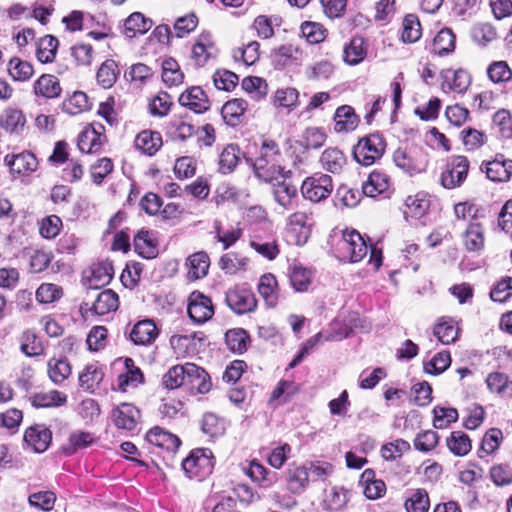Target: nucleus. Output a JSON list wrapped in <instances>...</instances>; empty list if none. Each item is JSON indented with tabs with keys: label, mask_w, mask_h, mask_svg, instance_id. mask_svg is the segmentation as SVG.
Returning a JSON list of instances; mask_svg holds the SVG:
<instances>
[{
	"label": "nucleus",
	"mask_w": 512,
	"mask_h": 512,
	"mask_svg": "<svg viewBox=\"0 0 512 512\" xmlns=\"http://www.w3.org/2000/svg\"><path fill=\"white\" fill-rule=\"evenodd\" d=\"M282 158L279 145L274 140L263 139L257 155L254 158L247 157L246 161L252 166L257 178L265 182H273L278 178L291 176V171H286L281 166Z\"/></svg>",
	"instance_id": "nucleus-1"
},
{
	"label": "nucleus",
	"mask_w": 512,
	"mask_h": 512,
	"mask_svg": "<svg viewBox=\"0 0 512 512\" xmlns=\"http://www.w3.org/2000/svg\"><path fill=\"white\" fill-rule=\"evenodd\" d=\"M386 149V142L379 133H372L361 138L353 148L356 162L363 166H371L379 160Z\"/></svg>",
	"instance_id": "nucleus-2"
},
{
	"label": "nucleus",
	"mask_w": 512,
	"mask_h": 512,
	"mask_svg": "<svg viewBox=\"0 0 512 512\" xmlns=\"http://www.w3.org/2000/svg\"><path fill=\"white\" fill-rule=\"evenodd\" d=\"M336 249L340 260L352 263L361 261L368 252V246L364 238L356 230L343 231Z\"/></svg>",
	"instance_id": "nucleus-3"
},
{
	"label": "nucleus",
	"mask_w": 512,
	"mask_h": 512,
	"mask_svg": "<svg viewBox=\"0 0 512 512\" xmlns=\"http://www.w3.org/2000/svg\"><path fill=\"white\" fill-rule=\"evenodd\" d=\"M395 165L409 175L425 171L428 159L426 153L417 146L399 147L393 153Z\"/></svg>",
	"instance_id": "nucleus-4"
},
{
	"label": "nucleus",
	"mask_w": 512,
	"mask_h": 512,
	"mask_svg": "<svg viewBox=\"0 0 512 512\" xmlns=\"http://www.w3.org/2000/svg\"><path fill=\"white\" fill-rule=\"evenodd\" d=\"M218 54L219 49L213 35L208 31H203L194 40L190 60L194 67L202 68L215 61Z\"/></svg>",
	"instance_id": "nucleus-5"
},
{
	"label": "nucleus",
	"mask_w": 512,
	"mask_h": 512,
	"mask_svg": "<svg viewBox=\"0 0 512 512\" xmlns=\"http://www.w3.org/2000/svg\"><path fill=\"white\" fill-rule=\"evenodd\" d=\"M469 171V161L465 156H451L441 173V185L446 189L460 187L467 178Z\"/></svg>",
	"instance_id": "nucleus-6"
},
{
	"label": "nucleus",
	"mask_w": 512,
	"mask_h": 512,
	"mask_svg": "<svg viewBox=\"0 0 512 512\" xmlns=\"http://www.w3.org/2000/svg\"><path fill=\"white\" fill-rule=\"evenodd\" d=\"M182 469L189 478L202 479L209 475L213 469L211 451L196 449L182 461Z\"/></svg>",
	"instance_id": "nucleus-7"
},
{
	"label": "nucleus",
	"mask_w": 512,
	"mask_h": 512,
	"mask_svg": "<svg viewBox=\"0 0 512 512\" xmlns=\"http://www.w3.org/2000/svg\"><path fill=\"white\" fill-rule=\"evenodd\" d=\"M332 191V178L322 173L307 177L301 186L303 197L315 203L326 199Z\"/></svg>",
	"instance_id": "nucleus-8"
},
{
	"label": "nucleus",
	"mask_w": 512,
	"mask_h": 512,
	"mask_svg": "<svg viewBox=\"0 0 512 512\" xmlns=\"http://www.w3.org/2000/svg\"><path fill=\"white\" fill-rule=\"evenodd\" d=\"M226 303L237 314L252 312L257 306V300L251 289L245 286H234L226 293Z\"/></svg>",
	"instance_id": "nucleus-9"
},
{
	"label": "nucleus",
	"mask_w": 512,
	"mask_h": 512,
	"mask_svg": "<svg viewBox=\"0 0 512 512\" xmlns=\"http://www.w3.org/2000/svg\"><path fill=\"white\" fill-rule=\"evenodd\" d=\"M187 311L190 318L198 324L208 321L214 315L211 299L200 292L190 295Z\"/></svg>",
	"instance_id": "nucleus-10"
},
{
	"label": "nucleus",
	"mask_w": 512,
	"mask_h": 512,
	"mask_svg": "<svg viewBox=\"0 0 512 512\" xmlns=\"http://www.w3.org/2000/svg\"><path fill=\"white\" fill-rule=\"evenodd\" d=\"M140 417V410L131 403H121L112 411V421L118 429L134 430Z\"/></svg>",
	"instance_id": "nucleus-11"
},
{
	"label": "nucleus",
	"mask_w": 512,
	"mask_h": 512,
	"mask_svg": "<svg viewBox=\"0 0 512 512\" xmlns=\"http://www.w3.org/2000/svg\"><path fill=\"white\" fill-rule=\"evenodd\" d=\"M179 104L191 111L201 114L209 110L210 101L204 90L199 86L187 88L179 96Z\"/></svg>",
	"instance_id": "nucleus-12"
},
{
	"label": "nucleus",
	"mask_w": 512,
	"mask_h": 512,
	"mask_svg": "<svg viewBox=\"0 0 512 512\" xmlns=\"http://www.w3.org/2000/svg\"><path fill=\"white\" fill-rule=\"evenodd\" d=\"M481 170L487 178L495 182L508 181L512 175V160L497 155L495 159L481 165Z\"/></svg>",
	"instance_id": "nucleus-13"
},
{
	"label": "nucleus",
	"mask_w": 512,
	"mask_h": 512,
	"mask_svg": "<svg viewBox=\"0 0 512 512\" xmlns=\"http://www.w3.org/2000/svg\"><path fill=\"white\" fill-rule=\"evenodd\" d=\"M24 440L34 452L42 453L51 443L52 432L44 425H34L25 431Z\"/></svg>",
	"instance_id": "nucleus-14"
},
{
	"label": "nucleus",
	"mask_w": 512,
	"mask_h": 512,
	"mask_svg": "<svg viewBox=\"0 0 512 512\" xmlns=\"http://www.w3.org/2000/svg\"><path fill=\"white\" fill-rule=\"evenodd\" d=\"M4 161L10 167L12 172L19 175L34 172L38 166V161L35 155L29 151L6 155Z\"/></svg>",
	"instance_id": "nucleus-15"
},
{
	"label": "nucleus",
	"mask_w": 512,
	"mask_h": 512,
	"mask_svg": "<svg viewBox=\"0 0 512 512\" xmlns=\"http://www.w3.org/2000/svg\"><path fill=\"white\" fill-rule=\"evenodd\" d=\"M442 89L457 93L465 92L471 84V78L464 69H445L442 71Z\"/></svg>",
	"instance_id": "nucleus-16"
},
{
	"label": "nucleus",
	"mask_w": 512,
	"mask_h": 512,
	"mask_svg": "<svg viewBox=\"0 0 512 512\" xmlns=\"http://www.w3.org/2000/svg\"><path fill=\"white\" fill-rule=\"evenodd\" d=\"M159 331L150 319L137 322L130 331V339L136 345H150L158 337Z\"/></svg>",
	"instance_id": "nucleus-17"
},
{
	"label": "nucleus",
	"mask_w": 512,
	"mask_h": 512,
	"mask_svg": "<svg viewBox=\"0 0 512 512\" xmlns=\"http://www.w3.org/2000/svg\"><path fill=\"white\" fill-rule=\"evenodd\" d=\"M146 440L148 443L165 449L169 452H175L180 446V439L160 427H154L150 429L146 434Z\"/></svg>",
	"instance_id": "nucleus-18"
},
{
	"label": "nucleus",
	"mask_w": 512,
	"mask_h": 512,
	"mask_svg": "<svg viewBox=\"0 0 512 512\" xmlns=\"http://www.w3.org/2000/svg\"><path fill=\"white\" fill-rule=\"evenodd\" d=\"M309 483L308 470L305 465L291 464L286 471L287 489L293 494L304 492Z\"/></svg>",
	"instance_id": "nucleus-19"
},
{
	"label": "nucleus",
	"mask_w": 512,
	"mask_h": 512,
	"mask_svg": "<svg viewBox=\"0 0 512 512\" xmlns=\"http://www.w3.org/2000/svg\"><path fill=\"white\" fill-rule=\"evenodd\" d=\"M105 136L94 127H86L78 137V148L82 153L93 154L101 150Z\"/></svg>",
	"instance_id": "nucleus-20"
},
{
	"label": "nucleus",
	"mask_w": 512,
	"mask_h": 512,
	"mask_svg": "<svg viewBox=\"0 0 512 512\" xmlns=\"http://www.w3.org/2000/svg\"><path fill=\"white\" fill-rule=\"evenodd\" d=\"M278 178L272 183L273 196L275 201L285 209H289L292 206L294 198L297 197V188L291 183L287 182V178Z\"/></svg>",
	"instance_id": "nucleus-21"
},
{
	"label": "nucleus",
	"mask_w": 512,
	"mask_h": 512,
	"mask_svg": "<svg viewBox=\"0 0 512 512\" xmlns=\"http://www.w3.org/2000/svg\"><path fill=\"white\" fill-rule=\"evenodd\" d=\"M463 244L469 252H479L484 248V228L479 222H470L462 236Z\"/></svg>",
	"instance_id": "nucleus-22"
},
{
	"label": "nucleus",
	"mask_w": 512,
	"mask_h": 512,
	"mask_svg": "<svg viewBox=\"0 0 512 512\" xmlns=\"http://www.w3.org/2000/svg\"><path fill=\"white\" fill-rule=\"evenodd\" d=\"M186 369H188L186 371V380L191 388L196 389L197 392L201 394L209 392L211 388V381L208 373L194 363H187Z\"/></svg>",
	"instance_id": "nucleus-23"
},
{
	"label": "nucleus",
	"mask_w": 512,
	"mask_h": 512,
	"mask_svg": "<svg viewBox=\"0 0 512 512\" xmlns=\"http://www.w3.org/2000/svg\"><path fill=\"white\" fill-rule=\"evenodd\" d=\"M359 122L351 106L343 105L337 108L334 115V129L338 133L353 131Z\"/></svg>",
	"instance_id": "nucleus-24"
},
{
	"label": "nucleus",
	"mask_w": 512,
	"mask_h": 512,
	"mask_svg": "<svg viewBox=\"0 0 512 512\" xmlns=\"http://www.w3.org/2000/svg\"><path fill=\"white\" fill-rule=\"evenodd\" d=\"M187 277L190 280H198L205 277L208 273L210 260L205 252H196L186 260Z\"/></svg>",
	"instance_id": "nucleus-25"
},
{
	"label": "nucleus",
	"mask_w": 512,
	"mask_h": 512,
	"mask_svg": "<svg viewBox=\"0 0 512 512\" xmlns=\"http://www.w3.org/2000/svg\"><path fill=\"white\" fill-rule=\"evenodd\" d=\"M34 92L37 96L53 99L61 95L62 88L55 76L43 74L35 81Z\"/></svg>",
	"instance_id": "nucleus-26"
},
{
	"label": "nucleus",
	"mask_w": 512,
	"mask_h": 512,
	"mask_svg": "<svg viewBox=\"0 0 512 512\" xmlns=\"http://www.w3.org/2000/svg\"><path fill=\"white\" fill-rule=\"evenodd\" d=\"M351 493L342 486H334L327 494L324 504L328 512H342L350 501Z\"/></svg>",
	"instance_id": "nucleus-27"
},
{
	"label": "nucleus",
	"mask_w": 512,
	"mask_h": 512,
	"mask_svg": "<svg viewBox=\"0 0 512 512\" xmlns=\"http://www.w3.org/2000/svg\"><path fill=\"white\" fill-rule=\"evenodd\" d=\"M135 147L147 155H154L162 146V137L159 132L144 130L135 138Z\"/></svg>",
	"instance_id": "nucleus-28"
},
{
	"label": "nucleus",
	"mask_w": 512,
	"mask_h": 512,
	"mask_svg": "<svg viewBox=\"0 0 512 512\" xmlns=\"http://www.w3.org/2000/svg\"><path fill=\"white\" fill-rule=\"evenodd\" d=\"M118 295L111 289H106L97 294L91 310L97 315H105L118 308Z\"/></svg>",
	"instance_id": "nucleus-29"
},
{
	"label": "nucleus",
	"mask_w": 512,
	"mask_h": 512,
	"mask_svg": "<svg viewBox=\"0 0 512 512\" xmlns=\"http://www.w3.org/2000/svg\"><path fill=\"white\" fill-rule=\"evenodd\" d=\"M320 163L324 170L336 174L345 166L346 157L340 149L330 147L322 152Z\"/></svg>",
	"instance_id": "nucleus-30"
},
{
	"label": "nucleus",
	"mask_w": 512,
	"mask_h": 512,
	"mask_svg": "<svg viewBox=\"0 0 512 512\" xmlns=\"http://www.w3.org/2000/svg\"><path fill=\"white\" fill-rule=\"evenodd\" d=\"M25 124V116L17 109H6L0 116V126L10 134H19Z\"/></svg>",
	"instance_id": "nucleus-31"
},
{
	"label": "nucleus",
	"mask_w": 512,
	"mask_h": 512,
	"mask_svg": "<svg viewBox=\"0 0 512 512\" xmlns=\"http://www.w3.org/2000/svg\"><path fill=\"white\" fill-rule=\"evenodd\" d=\"M104 377V372L95 364H88L79 374V386L88 392H93Z\"/></svg>",
	"instance_id": "nucleus-32"
},
{
	"label": "nucleus",
	"mask_w": 512,
	"mask_h": 512,
	"mask_svg": "<svg viewBox=\"0 0 512 512\" xmlns=\"http://www.w3.org/2000/svg\"><path fill=\"white\" fill-rule=\"evenodd\" d=\"M389 178L385 173L373 171L367 181L363 184V193L368 197H376L389 188Z\"/></svg>",
	"instance_id": "nucleus-33"
},
{
	"label": "nucleus",
	"mask_w": 512,
	"mask_h": 512,
	"mask_svg": "<svg viewBox=\"0 0 512 512\" xmlns=\"http://www.w3.org/2000/svg\"><path fill=\"white\" fill-rule=\"evenodd\" d=\"M31 401L32 405L37 408L58 407L67 402V396L58 390H50L35 393Z\"/></svg>",
	"instance_id": "nucleus-34"
},
{
	"label": "nucleus",
	"mask_w": 512,
	"mask_h": 512,
	"mask_svg": "<svg viewBox=\"0 0 512 512\" xmlns=\"http://www.w3.org/2000/svg\"><path fill=\"white\" fill-rule=\"evenodd\" d=\"M71 372L70 363L66 359L52 358L47 363L48 376L56 385L63 383L71 375Z\"/></svg>",
	"instance_id": "nucleus-35"
},
{
	"label": "nucleus",
	"mask_w": 512,
	"mask_h": 512,
	"mask_svg": "<svg viewBox=\"0 0 512 512\" xmlns=\"http://www.w3.org/2000/svg\"><path fill=\"white\" fill-rule=\"evenodd\" d=\"M434 335L445 345L455 342L458 338L459 328L450 318H441L434 327Z\"/></svg>",
	"instance_id": "nucleus-36"
},
{
	"label": "nucleus",
	"mask_w": 512,
	"mask_h": 512,
	"mask_svg": "<svg viewBox=\"0 0 512 512\" xmlns=\"http://www.w3.org/2000/svg\"><path fill=\"white\" fill-rule=\"evenodd\" d=\"M152 26V22L146 19L140 12L132 13L124 23V34L133 38L137 34L146 33Z\"/></svg>",
	"instance_id": "nucleus-37"
},
{
	"label": "nucleus",
	"mask_w": 512,
	"mask_h": 512,
	"mask_svg": "<svg viewBox=\"0 0 512 512\" xmlns=\"http://www.w3.org/2000/svg\"><path fill=\"white\" fill-rule=\"evenodd\" d=\"M277 280L276 277L270 273L264 274L260 277L258 283V292L264 299L266 304L273 308L277 304Z\"/></svg>",
	"instance_id": "nucleus-38"
},
{
	"label": "nucleus",
	"mask_w": 512,
	"mask_h": 512,
	"mask_svg": "<svg viewBox=\"0 0 512 512\" xmlns=\"http://www.w3.org/2000/svg\"><path fill=\"white\" fill-rule=\"evenodd\" d=\"M361 478L365 482L363 493L368 499L376 500L385 494V482L380 479H374V472L372 470H365Z\"/></svg>",
	"instance_id": "nucleus-39"
},
{
	"label": "nucleus",
	"mask_w": 512,
	"mask_h": 512,
	"mask_svg": "<svg viewBox=\"0 0 512 512\" xmlns=\"http://www.w3.org/2000/svg\"><path fill=\"white\" fill-rule=\"evenodd\" d=\"M162 80L168 87L179 86L183 83L184 73L173 58H167L162 63Z\"/></svg>",
	"instance_id": "nucleus-40"
},
{
	"label": "nucleus",
	"mask_w": 512,
	"mask_h": 512,
	"mask_svg": "<svg viewBox=\"0 0 512 512\" xmlns=\"http://www.w3.org/2000/svg\"><path fill=\"white\" fill-rule=\"evenodd\" d=\"M488 79L493 84H505L512 80V69L506 61L499 60L490 63L486 70Z\"/></svg>",
	"instance_id": "nucleus-41"
},
{
	"label": "nucleus",
	"mask_w": 512,
	"mask_h": 512,
	"mask_svg": "<svg viewBox=\"0 0 512 512\" xmlns=\"http://www.w3.org/2000/svg\"><path fill=\"white\" fill-rule=\"evenodd\" d=\"M135 250L144 258L156 255V243L153 234L148 230H140L134 237Z\"/></svg>",
	"instance_id": "nucleus-42"
},
{
	"label": "nucleus",
	"mask_w": 512,
	"mask_h": 512,
	"mask_svg": "<svg viewBox=\"0 0 512 512\" xmlns=\"http://www.w3.org/2000/svg\"><path fill=\"white\" fill-rule=\"evenodd\" d=\"M118 74L117 63L112 59H108L101 64L96 73L97 83L104 89H109L115 84Z\"/></svg>",
	"instance_id": "nucleus-43"
},
{
	"label": "nucleus",
	"mask_w": 512,
	"mask_h": 512,
	"mask_svg": "<svg viewBox=\"0 0 512 512\" xmlns=\"http://www.w3.org/2000/svg\"><path fill=\"white\" fill-rule=\"evenodd\" d=\"M429 206L430 201L425 194L419 193L413 196H408L405 201V216L411 218H421L426 214Z\"/></svg>",
	"instance_id": "nucleus-44"
},
{
	"label": "nucleus",
	"mask_w": 512,
	"mask_h": 512,
	"mask_svg": "<svg viewBox=\"0 0 512 512\" xmlns=\"http://www.w3.org/2000/svg\"><path fill=\"white\" fill-rule=\"evenodd\" d=\"M446 445L455 456H465L472 448L471 440L462 431H454L446 439Z\"/></svg>",
	"instance_id": "nucleus-45"
},
{
	"label": "nucleus",
	"mask_w": 512,
	"mask_h": 512,
	"mask_svg": "<svg viewBox=\"0 0 512 512\" xmlns=\"http://www.w3.org/2000/svg\"><path fill=\"white\" fill-rule=\"evenodd\" d=\"M456 37L451 29H441L434 38L433 51L442 56L449 54L455 49Z\"/></svg>",
	"instance_id": "nucleus-46"
},
{
	"label": "nucleus",
	"mask_w": 512,
	"mask_h": 512,
	"mask_svg": "<svg viewBox=\"0 0 512 512\" xmlns=\"http://www.w3.org/2000/svg\"><path fill=\"white\" fill-rule=\"evenodd\" d=\"M58 40L51 36L46 35L42 37L37 44L36 57L41 63H50L55 59Z\"/></svg>",
	"instance_id": "nucleus-47"
},
{
	"label": "nucleus",
	"mask_w": 512,
	"mask_h": 512,
	"mask_svg": "<svg viewBox=\"0 0 512 512\" xmlns=\"http://www.w3.org/2000/svg\"><path fill=\"white\" fill-rule=\"evenodd\" d=\"M240 159V150L237 145H227L219 157V171L222 174L231 173L237 166Z\"/></svg>",
	"instance_id": "nucleus-48"
},
{
	"label": "nucleus",
	"mask_w": 512,
	"mask_h": 512,
	"mask_svg": "<svg viewBox=\"0 0 512 512\" xmlns=\"http://www.w3.org/2000/svg\"><path fill=\"white\" fill-rule=\"evenodd\" d=\"M404 507L407 512H428L430 501L425 489H416L406 499Z\"/></svg>",
	"instance_id": "nucleus-49"
},
{
	"label": "nucleus",
	"mask_w": 512,
	"mask_h": 512,
	"mask_svg": "<svg viewBox=\"0 0 512 512\" xmlns=\"http://www.w3.org/2000/svg\"><path fill=\"white\" fill-rule=\"evenodd\" d=\"M366 55L364 40L360 37L353 38L343 52V59L349 65H357Z\"/></svg>",
	"instance_id": "nucleus-50"
},
{
	"label": "nucleus",
	"mask_w": 512,
	"mask_h": 512,
	"mask_svg": "<svg viewBox=\"0 0 512 512\" xmlns=\"http://www.w3.org/2000/svg\"><path fill=\"white\" fill-rule=\"evenodd\" d=\"M309 220L310 215L303 211H298L290 215L289 224L292 231L300 228V236L295 241L297 245L304 244L309 236Z\"/></svg>",
	"instance_id": "nucleus-51"
},
{
	"label": "nucleus",
	"mask_w": 512,
	"mask_h": 512,
	"mask_svg": "<svg viewBox=\"0 0 512 512\" xmlns=\"http://www.w3.org/2000/svg\"><path fill=\"white\" fill-rule=\"evenodd\" d=\"M326 139L327 135L321 128L308 127L301 135L300 144L305 149H318L324 145Z\"/></svg>",
	"instance_id": "nucleus-52"
},
{
	"label": "nucleus",
	"mask_w": 512,
	"mask_h": 512,
	"mask_svg": "<svg viewBox=\"0 0 512 512\" xmlns=\"http://www.w3.org/2000/svg\"><path fill=\"white\" fill-rule=\"evenodd\" d=\"M186 367L187 363L171 367L162 377L164 387L173 390L182 386L187 379Z\"/></svg>",
	"instance_id": "nucleus-53"
},
{
	"label": "nucleus",
	"mask_w": 512,
	"mask_h": 512,
	"mask_svg": "<svg viewBox=\"0 0 512 512\" xmlns=\"http://www.w3.org/2000/svg\"><path fill=\"white\" fill-rule=\"evenodd\" d=\"M8 72L16 81H27L33 76L34 69L29 62L15 57L8 63Z\"/></svg>",
	"instance_id": "nucleus-54"
},
{
	"label": "nucleus",
	"mask_w": 512,
	"mask_h": 512,
	"mask_svg": "<svg viewBox=\"0 0 512 512\" xmlns=\"http://www.w3.org/2000/svg\"><path fill=\"white\" fill-rule=\"evenodd\" d=\"M451 365V356L448 351H441L433 356L427 362H424L425 373L430 375H439L446 371Z\"/></svg>",
	"instance_id": "nucleus-55"
},
{
	"label": "nucleus",
	"mask_w": 512,
	"mask_h": 512,
	"mask_svg": "<svg viewBox=\"0 0 512 512\" xmlns=\"http://www.w3.org/2000/svg\"><path fill=\"white\" fill-rule=\"evenodd\" d=\"M89 107L88 97L82 91L74 92L62 104L63 111L70 115H77L85 110H88Z\"/></svg>",
	"instance_id": "nucleus-56"
},
{
	"label": "nucleus",
	"mask_w": 512,
	"mask_h": 512,
	"mask_svg": "<svg viewBox=\"0 0 512 512\" xmlns=\"http://www.w3.org/2000/svg\"><path fill=\"white\" fill-rule=\"evenodd\" d=\"M113 277V267L109 263H101L91 268L90 287L107 285Z\"/></svg>",
	"instance_id": "nucleus-57"
},
{
	"label": "nucleus",
	"mask_w": 512,
	"mask_h": 512,
	"mask_svg": "<svg viewBox=\"0 0 512 512\" xmlns=\"http://www.w3.org/2000/svg\"><path fill=\"white\" fill-rule=\"evenodd\" d=\"M249 263L247 257L231 252L223 255L219 260V267L227 274H235L237 271L244 269Z\"/></svg>",
	"instance_id": "nucleus-58"
},
{
	"label": "nucleus",
	"mask_w": 512,
	"mask_h": 512,
	"mask_svg": "<svg viewBox=\"0 0 512 512\" xmlns=\"http://www.w3.org/2000/svg\"><path fill=\"white\" fill-rule=\"evenodd\" d=\"M312 281V272L302 266H293L290 273V282L297 292L308 290Z\"/></svg>",
	"instance_id": "nucleus-59"
},
{
	"label": "nucleus",
	"mask_w": 512,
	"mask_h": 512,
	"mask_svg": "<svg viewBox=\"0 0 512 512\" xmlns=\"http://www.w3.org/2000/svg\"><path fill=\"white\" fill-rule=\"evenodd\" d=\"M421 25L414 14H408L403 20L402 40L406 43H414L421 37Z\"/></svg>",
	"instance_id": "nucleus-60"
},
{
	"label": "nucleus",
	"mask_w": 512,
	"mask_h": 512,
	"mask_svg": "<svg viewBox=\"0 0 512 512\" xmlns=\"http://www.w3.org/2000/svg\"><path fill=\"white\" fill-rule=\"evenodd\" d=\"M410 450V444L403 439H396L386 443L381 447V456L386 461H393L400 458L404 453Z\"/></svg>",
	"instance_id": "nucleus-61"
},
{
	"label": "nucleus",
	"mask_w": 512,
	"mask_h": 512,
	"mask_svg": "<svg viewBox=\"0 0 512 512\" xmlns=\"http://www.w3.org/2000/svg\"><path fill=\"white\" fill-rule=\"evenodd\" d=\"M299 92L296 88L287 87L278 89L274 95V104L293 110L298 105Z\"/></svg>",
	"instance_id": "nucleus-62"
},
{
	"label": "nucleus",
	"mask_w": 512,
	"mask_h": 512,
	"mask_svg": "<svg viewBox=\"0 0 512 512\" xmlns=\"http://www.w3.org/2000/svg\"><path fill=\"white\" fill-rule=\"evenodd\" d=\"M226 344L233 352L243 353L247 349L249 336L244 329L229 330L225 335Z\"/></svg>",
	"instance_id": "nucleus-63"
},
{
	"label": "nucleus",
	"mask_w": 512,
	"mask_h": 512,
	"mask_svg": "<svg viewBox=\"0 0 512 512\" xmlns=\"http://www.w3.org/2000/svg\"><path fill=\"white\" fill-rule=\"evenodd\" d=\"M21 351L28 357L44 354V346L41 340L32 331H26L22 337Z\"/></svg>",
	"instance_id": "nucleus-64"
}]
</instances>
